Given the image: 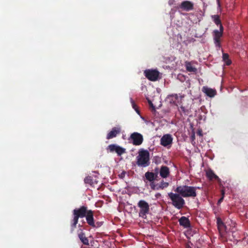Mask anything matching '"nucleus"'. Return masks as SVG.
I'll return each mask as SVG.
<instances>
[{
  "label": "nucleus",
  "instance_id": "obj_1",
  "mask_svg": "<svg viewBox=\"0 0 248 248\" xmlns=\"http://www.w3.org/2000/svg\"><path fill=\"white\" fill-rule=\"evenodd\" d=\"M89 210L86 206H81L79 208L73 210V218L71 221V232H72L77 227L79 218L84 217Z\"/></svg>",
  "mask_w": 248,
  "mask_h": 248
},
{
  "label": "nucleus",
  "instance_id": "obj_2",
  "mask_svg": "<svg viewBox=\"0 0 248 248\" xmlns=\"http://www.w3.org/2000/svg\"><path fill=\"white\" fill-rule=\"evenodd\" d=\"M198 189H200V187L183 185L177 186L174 191L180 194L184 198H195L197 195L196 190Z\"/></svg>",
  "mask_w": 248,
  "mask_h": 248
},
{
  "label": "nucleus",
  "instance_id": "obj_3",
  "mask_svg": "<svg viewBox=\"0 0 248 248\" xmlns=\"http://www.w3.org/2000/svg\"><path fill=\"white\" fill-rule=\"evenodd\" d=\"M137 164L138 166L146 167L150 164V153L148 151L140 149L137 156Z\"/></svg>",
  "mask_w": 248,
  "mask_h": 248
},
{
  "label": "nucleus",
  "instance_id": "obj_4",
  "mask_svg": "<svg viewBox=\"0 0 248 248\" xmlns=\"http://www.w3.org/2000/svg\"><path fill=\"white\" fill-rule=\"evenodd\" d=\"M168 196L172 202V204L176 209L180 210L184 207L186 202L184 197L180 194L170 192L168 193Z\"/></svg>",
  "mask_w": 248,
  "mask_h": 248
},
{
  "label": "nucleus",
  "instance_id": "obj_5",
  "mask_svg": "<svg viewBox=\"0 0 248 248\" xmlns=\"http://www.w3.org/2000/svg\"><path fill=\"white\" fill-rule=\"evenodd\" d=\"M138 206L140 208L139 212V217L146 218L147 215L150 211V206L147 202L144 200H140L138 203Z\"/></svg>",
  "mask_w": 248,
  "mask_h": 248
},
{
  "label": "nucleus",
  "instance_id": "obj_6",
  "mask_svg": "<svg viewBox=\"0 0 248 248\" xmlns=\"http://www.w3.org/2000/svg\"><path fill=\"white\" fill-rule=\"evenodd\" d=\"M224 28L222 25H220L219 30H215L213 32V39L214 44L216 47H221L220 38L223 36Z\"/></svg>",
  "mask_w": 248,
  "mask_h": 248
},
{
  "label": "nucleus",
  "instance_id": "obj_7",
  "mask_svg": "<svg viewBox=\"0 0 248 248\" xmlns=\"http://www.w3.org/2000/svg\"><path fill=\"white\" fill-rule=\"evenodd\" d=\"M129 140H132V143L134 145L139 146L142 143L143 137L140 133L135 132L130 135Z\"/></svg>",
  "mask_w": 248,
  "mask_h": 248
},
{
  "label": "nucleus",
  "instance_id": "obj_8",
  "mask_svg": "<svg viewBox=\"0 0 248 248\" xmlns=\"http://www.w3.org/2000/svg\"><path fill=\"white\" fill-rule=\"evenodd\" d=\"M144 75L146 78L151 81H156L157 80L159 73L156 70L148 69L144 72Z\"/></svg>",
  "mask_w": 248,
  "mask_h": 248
},
{
  "label": "nucleus",
  "instance_id": "obj_9",
  "mask_svg": "<svg viewBox=\"0 0 248 248\" xmlns=\"http://www.w3.org/2000/svg\"><path fill=\"white\" fill-rule=\"evenodd\" d=\"M108 149L110 152H116L118 155L120 156L126 152L125 148L120 147L116 144H112L108 146Z\"/></svg>",
  "mask_w": 248,
  "mask_h": 248
},
{
  "label": "nucleus",
  "instance_id": "obj_10",
  "mask_svg": "<svg viewBox=\"0 0 248 248\" xmlns=\"http://www.w3.org/2000/svg\"><path fill=\"white\" fill-rule=\"evenodd\" d=\"M178 8L182 10L188 12L194 9V3L188 0H185L179 5Z\"/></svg>",
  "mask_w": 248,
  "mask_h": 248
},
{
  "label": "nucleus",
  "instance_id": "obj_11",
  "mask_svg": "<svg viewBox=\"0 0 248 248\" xmlns=\"http://www.w3.org/2000/svg\"><path fill=\"white\" fill-rule=\"evenodd\" d=\"M151 188L153 190H159L163 189L169 186V183L165 182L164 180H162L160 183H151L149 184Z\"/></svg>",
  "mask_w": 248,
  "mask_h": 248
},
{
  "label": "nucleus",
  "instance_id": "obj_12",
  "mask_svg": "<svg viewBox=\"0 0 248 248\" xmlns=\"http://www.w3.org/2000/svg\"><path fill=\"white\" fill-rule=\"evenodd\" d=\"M172 140L173 139L171 135L165 134L161 138L160 144L164 147H167L172 144Z\"/></svg>",
  "mask_w": 248,
  "mask_h": 248
},
{
  "label": "nucleus",
  "instance_id": "obj_13",
  "mask_svg": "<svg viewBox=\"0 0 248 248\" xmlns=\"http://www.w3.org/2000/svg\"><path fill=\"white\" fill-rule=\"evenodd\" d=\"M85 217H86L87 223L89 225L93 228L97 227L94 223V220L93 218V211L91 210H89Z\"/></svg>",
  "mask_w": 248,
  "mask_h": 248
},
{
  "label": "nucleus",
  "instance_id": "obj_14",
  "mask_svg": "<svg viewBox=\"0 0 248 248\" xmlns=\"http://www.w3.org/2000/svg\"><path fill=\"white\" fill-rule=\"evenodd\" d=\"M157 177V173H155L153 172L147 171L145 173V180H144V182L147 184V181H148L149 184L155 183V181Z\"/></svg>",
  "mask_w": 248,
  "mask_h": 248
},
{
  "label": "nucleus",
  "instance_id": "obj_15",
  "mask_svg": "<svg viewBox=\"0 0 248 248\" xmlns=\"http://www.w3.org/2000/svg\"><path fill=\"white\" fill-rule=\"evenodd\" d=\"M121 131V129L120 126L113 127L111 130L108 133L107 139L109 140L116 137L117 135L120 134Z\"/></svg>",
  "mask_w": 248,
  "mask_h": 248
},
{
  "label": "nucleus",
  "instance_id": "obj_16",
  "mask_svg": "<svg viewBox=\"0 0 248 248\" xmlns=\"http://www.w3.org/2000/svg\"><path fill=\"white\" fill-rule=\"evenodd\" d=\"M202 91L208 96L213 97L217 93L216 90L204 86L202 88Z\"/></svg>",
  "mask_w": 248,
  "mask_h": 248
},
{
  "label": "nucleus",
  "instance_id": "obj_17",
  "mask_svg": "<svg viewBox=\"0 0 248 248\" xmlns=\"http://www.w3.org/2000/svg\"><path fill=\"white\" fill-rule=\"evenodd\" d=\"M159 174L161 177L167 178L170 174L169 168L166 166H162L160 169Z\"/></svg>",
  "mask_w": 248,
  "mask_h": 248
},
{
  "label": "nucleus",
  "instance_id": "obj_18",
  "mask_svg": "<svg viewBox=\"0 0 248 248\" xmlns=\"http://www.w3.org/2000/svg\"><path fill=\"white\" fill-rule=\"evenodd\" d=\"M179 222L181 226L185 228H188L190 226V222L189 219L186 217H182L179 219Z\"/></svg>",
  "mask_w": 248,
  "mask_h": 248
},
{
  "label": "nucleus",
  "instance_id": "obj_19",
  "mask_svg": "<svg viewBox=\"0 0 248 248\" xmlns=\"http://www.w3.org/2000/svg\"><path fill=\"white\" fill-rule=\"evenodd\" d=\"M206 176L210 180L216 179L218 182L220 181V179L219 177L215 174L214 172L211 170H209L206 171Z\"/></svg>",
  "mask_w": 248,
  "mask_h": 248
},
{
  "label": "nucleus",
  "instance_id": "obj_20",
  "mask_svg": "<svg viewBox=\"0 0 248 248\" xmlns=\"http://www.w3.org/2000/svg\"><path fill=\"white\" fill-rule=\"evenodd\" d=\"M78 238L82 243L85 245L88 246L89 245V240L87 237H86L85 234L82 231H81L78 234Z\"/></svg>",
  "mask_w": 248,
  "mask_h": 248
},
{
  "label": "nucleus",
  "instance_id": "obj_21",
  "mask_svg": "<svg viewBox=\"0 0 248 248\" xmlns=\"http://www.w3.org/2000/svg\"><path fill=\"white\" fill-rule=\"evenodd\" d=\"M217 229L220 233H221V232L225 230L226 227L224 223L222 221L221 219L219 217H218L217 220Z\"/></svg>",
  "mask_w": 248,
  "mask_h": 248
},
{
  "label": "nucleus",
  "instance_id": "obj_22",
  "mask_svg": "<svg viewBox=\"0 0 248 248\" xmlns=\"http://www.w3.org/2000/svg\"><path fill=\"white\" fill-rule=\"evenodd\" d=\"M211 18L214 21V22L217 25L219 26V28H220V25H222L221 20L219 18V16L217 15H212L211 16Z\"/></svg>",
  "mask_w": 248,
  "mask_h": 248
},
{
  "label": "nucleus",
  "instance_id": "obj_23",
  "mask_svg": "<svg viewBox=\"0 0 248 248\" xmlns=\"http://www.w3.org/2000/svg\"><path fill=\"white\" fill-rule=\"evenodd\" d=\"M168 98L170 100L171 104H175L177 100L178 99V96L177 94H171L168 96Z\"/></svg>",
  "mask_w": 248,
  "mask_h": 248
},
{
  "label": "nucleus",
  "instance_id": "obj_24",
  "mask_svg": "<svg viewBox=\"0 0 248 248\" xmlns=\"http://www.w3.org/2000/svg\"><path fill=\"white\" fill-rule=\"evenodd\" d=\"M186 70L188 72H195L197 71V69L195 67H193L190 62H186Z\"/></svg>",
  "mask_w": 248,
  "mask_h": 248
},
{
  "label": "nucleus",
  "instance_id": "obj_25",
  "mask_svg": "<svg viewBox=\"0 0 248 248\" xmlns=\"http://www.w3.org/2000/svg\"><path fill=\"white\" fill-rule=\"evenodd\" d=\"M229 56L227 53H223L222 58L226 62V65H229L231 63V61L229 59Z\"/></svg>",
  "mask_w": 248,
  "mask_h": 248
},
{
  "label": "nucleus",
  "instance_id": "obj_26",
  "mask_svg": "<svg viewBox=\"0 0 248 248\" xmlns=\"http://www.w3.org/2000/svg\"><path fill=\"white\" fill-rule=\"evenodd\" d=\"M84 182L86 184H89L91 186H93L94 184L93 180L91 176H88L84 179Z\"/></svg>",
  "mask_w": 248,
  "mask_h": 248
},
{
  "label": "nucleus",
  "instance_id": "obj_27",
  "mask_svg": "<svg viewBox=\"0 0 248 248\" xmlns=\"http://www.w3.org/2000/svg\"><path fill=\"white\" fill-rule=\"evenodd\" d=\"M131 103L132 106V108L138 114H139L140 111L138 109V107L132 99H131Z\"/></svg>",
  "mask_w": 248,
  "mask_h": 248
},
{
  "label": "nucleus",
  "instance_id": "obj_28",
  "mask_svg": "<svg viewBox=\"0 0 248 248\" xmlns=\"http://www.w3.org/2000/svg\"><path fill=\"white\" fill-rule=\"evenodd\" d=\"M180 112L186 113L187 112V110L185 108V107L181 106L179 109Z\"/></svg>",
  "mask_w": 248,
  "mask_h": 248
},
{
  "label": "nucleus",
  "instance_id": "obj_29",
  "mask_svg": "<svg viewBox=\"0 0 248 248\" xmlns=\"http://www.w3.org/2000/svg\"><path fill=\"white\" fill-rule=\"evenodd\" d=\"M125 171H123L120 175H119V177L121 178H123L125 176Z\"/></svg>",
  "mask_w": 248,
  "mask_h": 248
},
{
  "label": "nucleus",
  "instance_id": "obj_30",
  "mask_svg": "<svg viewBox=\"0 0 248 248\" xmlns=\"http://www.w3.org/2000/svg\"><path fill=\"white\" fill-rule=\"evenodd\" d=\"M222 194L223 195V193ZM223 198H224V196L223 195L222 197L218 200V202L219 203V202H222L223 201Z\"/></svg>",
  "mask_w": 248,
  "mask_h": 248
},
{
  "label": "nucleus",
  "instance_id": "obj_31",
  "mask_svg": "<svg viewBox=\"0 0 248 248\" xmlns=\"http://www.w3.org/2000/svg\"><path fill=\"white\" fill-rule=\"evenodd\" d=\"M197 134L199 135V136H202V131H199L198 132H197Z\"/></svg>",
  "mask_w": 248,
  "mask_h": 248
},
{
  "label": "nucleus",
  "instance_id": "obj_32",
  "mask_svg": "<svg viewBox=\"0 0 248 248\" xmlns=\"http://www.w3.org/2000/svg\"><path fill=\"white\" fill-rule=\"evenodd\" d=\"M161 196V194L159 193H157L155 194V197L156 198H158L159 197Z\"/></svg>",
  "mask_w": 248,
  "mask_h": 248
},
{
  "label": "nucleus",
  "instance_id": "obj_33",
  "mask_svg": "<svg viewBox=\"0 0 248 248\" xmlns=\"http://www.w3.org/2000/svg\"><path fill=\"white\" fill-rule=\"evenodd\" d=\"M217 4H218V6H220V2H219V0H217Z\"/></svg>",
  "mask_w": 248,
  "mask_h": 248
},
{
  "label": "nucleus",
  "instance_id": "obj_34",
  "mask_svg": "<svg viewBox=\"0 0 248 248\" xmlns=\"http://www.w3.org/2000/svg\"><path fill=\"white\" fill-rule=\"evenodd\" d=\"M186 248H191V247L189 245H186Z\"/></svg>",
  "mask_w": 248,
  "mask_h": 248
},
{
  "label": "nucleus",
  "instance_id": "obj_35",
  "mask_svg": "<svg viewBox=\"0 0 248 248\" xmlns=\"http://www.w3.org/2000/svg\"><path fill=\"white\" fill-rule=\"evenodd\" d=\"M149 103H150V105H151L152 107H153V104L152 103V102H151V101H150V102H149Z\"/></svg>",
  "mask_w": 248,
  "mask_h": 248
}]
</instances>
